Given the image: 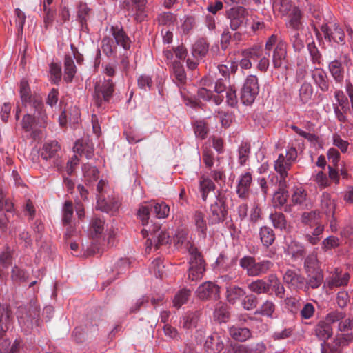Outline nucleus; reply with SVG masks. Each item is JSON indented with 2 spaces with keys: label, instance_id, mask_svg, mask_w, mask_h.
<instances>
[{
  "label": "nucleus",
  "instance_id": "49",
  "mask_svg": "<svg viewBox=\"0 0 353 353\" xmlns=\"http://www.w3.org/2000/svg\"><path fill=\"white\" fill-rule=\"evenodd\" d=\"M273 9L278 11L281 15H287L292 10V3L290 0H273Z\"/></svg>",
  "mask_w": 353,
  "mask_h": 353
},
{
  "label": "nucleus",
  "instance_id": "59",
  "mask_svg": "<svg viewBox=\"0 0 353 353\" xmlns=\"http://www.w3.org/2000/svg\"><path fill=\"white\" fill-rule=\"evenodd\" d=\"M150 212H152L150 203L146 205H141L139 208L137 216L143 225H147L148 224Z\"/></svg>",
  "mask_w": 353,
  "mask_h": 353
},
{
  "label": "nucleus",
  "instance_id": "36",
  "mask_svg": "<svg viewBox=\"0 0 353 353\" xmlns=\"http://www.w3.org/2000/svg\"><path fill=\"white\" fill-rule=\"evenodd\" d=\"M259 236L263 245L265 248L272 245L276 239L274 230L268 226H263L260 228Z\"/></svg>",
  "mask_w": 353,
  "mask_h": 353
},
{
  "label": "nucleus",
  "instance_id": "35",
  "mask_svg": "<svg viewBox=\"0 0 353 353\" xmlns=\"http://www.w3.org/2000/svg\"><path fill=\"white\" fill-rule=\"evenodd\" d=\"M104 230V221L98 217H93L90 223L89 234L92 239L99 238Z\"/></svg>",
  "mask_w": 353,
  "mask_h": 353
},
{
  "label": "nucleus",
  "instance_id": "3",
  "mask_svg": "<svg viewBox=\"0 0 353 353\" xmlns=\"http://www.w3.org/2000/svg\"><path fill=\"white\" fill-rule=\"evenodd\" d=\"M19 94L22 105L33 110L34 114L48 117L42 97L38 94H32L28 81L23 79L19 85Z\"/></svg>",
  "mask_w": 353,
  "mask_h": 353
},
{
  "label": "nucleus",
  "instance_id": "11",
  "mask_svg": "<svg viewBox=\"0 0 353 353\" xmlns=\"http://www.w3.org/2000/svg\"><path fill=\"white\" fill-rule=\"evenodd\" d=\"M228 214L225 196L219 194L216 196V201L210 208L208 218L210 224L215 225L224 221Z\"/></svg>",
  "mask_w": 353,
  "mask_h": 353
},
{
  "label": "nucleus",
  "instance_id": "20",
  "mask_svg": "<svg viewBox=\"0 0 353 353\" xmlns=\"http://www.w3.org/2000/svg\"><path fill=\"white\" fill-rule=\"evenodd\" d=\"M252 182V176L250 172H246L240 176L236 190L239 198L243 200L249 198Z\"/></svg>",
  "mask_w": 353,
  "mask_h": 353
},
{
  "label": "nucleus",
  "instance_id": "5",
  "mask_svg": "<svg viewBox=\"0 0 353 353\" xmlns=\"http://www.w3.org/2000/svg\"><path fill=\"white\" fill-rule=\"evenodd\" d=\"M115 84L111 79H103L96 82L93 94V102L97 108L103 110L106 104L109 103L113 97Z\"/></svg>",
  "mask_w": 353,
  "mask_h": 353
},
{
  "label": "nucleus",
  "instance_id": "22",
  "mask_svg": "<svg viewBox=\"0 0 353 353\" xmlns=\"http://www.w3.org/2000/svg\"><path fill=\"white\" fill-rule=\"evenodd\" d=\"M332 323L326 319L319 321L313 329V334L323 343H325L333 334Z\"/></svg>",
  "mask_w": 353,
  "mask_h": 353
},
{
  "label": "nucleus",
  "instance_id": "64",
  "mask_svg": "<svg viewBox=\"0 0 353 353\" xmlns=\"http://www.w3.org/2000/svg\"><path fill=\"white\" fill-rule=\"evenodd\" d=\"M290 42L292 44L294 50L296 52H300L304 48V41L301 38L300 34L297 32L290 34Z\"/></svg>",
  "mask_w": 353,
  "mask_h": 353
},
{
  "label": "nucleus",
  "instance_id": "52",
  "mask_svg": "<svg viewBox=\"0 0 353 353\" xmlns=\"http://www.w3.org/2000/svg\"><path fill=\"white\" fill-rule=\"evenodd\" d=\"M193 219L197 230L200 232L203 236H205L207 223L204 214L201 211H196Z\"/></svg>",
  "mask_w": 353,
  "mask_h": 353
},
{
  "label": "nucleus",
  "instance_id": "29",
  "mask_svg": "<svg viewBox=\"0 0 353 353\" xmlns=\"http://www.w3.org/2000/svg\"><path fill=\"white\" fill-rule=\"evenodd\" d=\"M291 200L294 205H299L301 209L307 208L309 205L307 192L302 187L293 188Z\"/></svg>",
  "mask_w": 353,
  "mask_h": 353
},
{
  "label": "nucleus",
  "instance_id": "30",
  "mask_svg": "<svg viewBox=\"0 0 353 353\" xmlns=\"http://www.w3.org/2000/svg\"><path fill=\"white\" fill-rule=\"evenodd\" d=\"M172 77L174 83L179 88L186 83V73L183 64L179 61H175L172 63Z\"/></svg>",
  "mask_w": 353,
  "mask_h": 353
},
{
  "label": "nucleus",
  "instance_id": "19",
  "mask_svg": "<svg viewBox=\"0 0 353 353\" xmlns=\"http://www.w3.org/2000/svg\"><path fill=\"white\" fill-rule=\"evenodd\" d=\"M353 342V336L350 334H336L333 341L327 344V353H342V348Z\"/></svg>",
  "mask_w": 353,
  "mask_h": 353
},
{
  "label": "nucleus",
  "instance_id": "46",
  "mask_svg": "<svg viewBox=\"0 0 353 353\" xmlns=\"http://www.w3.org/2000/svg\"><path fill=\"white\" fill-rule=\"evenodd\" d=\"M214 319L219 323H225L230 319V312L228 307L223 304H218L214 310Z\"/></svg>",
  "mask_w": 353,
  "mask_h": 353
},
{
  "label": "nucleus",
  "instance_id": "9",
  "mask_svg": "<svg viewBox=\"0 0 353 353\" xmlns=\"http://www.w3.org/2000/svg\"><path fill=\"white\" fill-rule=\"evenodd\" d=\"M150 233V238L146 241L147 249L152 246L158 250L161 245L168 244L170 241L168 232L161 228L159 224L154 223L148 229H143L142 233Z\"/></svg>",
  "mask_w": 353,
  "mask_h": 353
},
{
  "label": "nucleus",
  "instance_id": "44",
  "mask_svg": "<svg viewBox=\"0 0 353 353\" xmlns=\"http://www.w3.org/2000/svg\"><path fill=\"white\" fill-rule=\"evenodd\" d=\"M90 11L91 10L88 8L86 3H81L79 5L77 10V18L83 29L87 28L88 27L87 22L90 17Z\"/></svg>",
  "mask_w": 353,
  "mask_h": 353
},
{
  "label": "nucleus",
  "instance_id": "2",
  "mask_svg": "<svg viewBox=\"0 0 353 353\" xmlns=\"http://www.w3.org/2000/svg\"><path fill=\"white\" fill-rule=\"evenodd\" d=\"M272 64L275 69L288 68L287 58L288 43L277 34H272L266 41L265 50L269 52L273 49Z\"/></svg>",
  "mask_w": 353,
  "mask_h": 353
},
{
  "label": "nucleus",
  "instance_id": "1",
  "mask_svg": "<svg viewBox=\"0 0 353 353\" xmlns=\"http://www.w3.org/2000/svg\"><path fill=\"white\" fill-rule=\"evenodd\" d=\"M188 239V232L184 230L176 232L174 241L177 246L187 244V248L190 254V267L188 272V279L191 281H197L202 279L205 271V262L203 255L197 248L191 244Z\"/></svg>",
  "mask_w": 353,
  "mask_h": 353
},
{
  "label": "nucleus",
  "instance_id": "8",
  "mask_svg": "<svg viewBox=\"0 0 353 353\" xmlns=\"http://www.w3.org/2000/svg\"><path fill=\"white\" fill-rule=\"evenodd\" d=\"M297 150L295 147L288 146L285 156L280 154L278 159L274 161V168L275 172L281 176L288 177V171L297 159Z\"/></svg>",
  "mask_w": 353,
  "mask_h": 353
},
{
  "label": "nucleus",
  "instance_id": "63",
  "mask_svg": "<svg viewBox=\"0 0 353 353\" xmlns=\"http://www.w3.org/2000/svg\"><path fill=\"white\" fill-rule=\"evenodd\" d=\"M241 301V305L245 310H252L257 307L258 299L252 294L245 295Z\"/></svg>",
  "mask_w": 353,
  "mask_h": 353
},
{
  "label": "nucleus",
  "instance_id": "24",
  "mask_svg": "<svg viewBox=\"0 0 353 353\" xmlns=\"http://www.w3.org/2000/svg\"><path fill=\"white\" fill-rule=\"evenodd\" d=\"M73 151L80 156L85 155L87 159H91L94 154V144L89 138H83L75 142Z\"/></svg>",
  "mask_w": 353,
  "mask_h": 353
},
{
  "label": "nucleus",
  "instance_id": "61",
  "mask_svg": "<svg viewBox=\"0 0 353 353\" xmlns=\"http://www.w3.org/2000/svg\"><path fill=\"white\" fill-rule=\"evenodd\" d=\"M194 131L196 137L205 139L208 132L206 123L203 121H196L194 123Z\"/></svg>",
  "mask_w": 353,
  "mask_h": 353
},
{
  "label": "nucleus",
  "instance_id": "55",
  "mask_svg": "<svg viewBox=\"0 0 353 353\" xmlns=\"http://www.w3.org/2000/svg\"><path fill=\"white\" fill-rule=\"evenodd\" d=\"M74 208L72 202L70 201H66L64 203L62 209V223L63 224H69L72 223V219L73 216Z\"/></svg>",
  "mask_w": 353,
  "mask_h": 353
},
{
  "label": "nucleus",
  "instance_id": "47",
  "mask_svg": "<svg viewBox=\"0 0 353 353\" xmlns=\"http://www.w3.org/2000/svg\"><path fill=\"white\" fill-rule=\"evenodd\" d=\"M248 289L253 293L268 294L270 290L268 289V284L263 279H257L248 284Z\"/></svg>",
  "mask_w": 353,
  "mask_h": 353
},
{
  "label": "nucleus",
  "instance_id": "51",
  "mask_svg": "<svg viewBox=\"0 0 353 353\" xmlns=\"http://www.w3.org/2000/svg\"><path fill=\"white\" fill-rule=\"evenodd\" d=\"M269 218L275 228L281 230L286 228L287 220L285 216L282 212H275L271 213Z\"/></svg>",
  "mask_w": 353,
  "mask_h": 353
},
{
  "label": "nucleus",
  "instance_id": "12",
  "mask_svg": "<svg viewBox=\"0 0 353 353\" xmlns=\"http://www.w3.org/2000/svg\"><path fill=\"white\" fill-rule=\"evenodd\" d=\"M48 122V117L34 114L31 112L25 114L21 121V126L26 132L33 131L37 128H45Z\"/></svg>",
  "mask_w": 353,
  "mask_h": 353
},
{
  "label": "nucleus",
  "instance_id": "13",
  "mask_svg": "<svg viewBox=\"0 0 353 353\" xmlns=\"http://www.w3.org/2000/svg\"><path fill=\"white\" fill-rule=\"evenodd\" d=\"M248 10L243 6H235L228 12V17L230 20V28L233 30L245 26L248 21Z\"/></svg>",
  "mask_w": 353,
  "mask_h": 353
},
{
  "label": "nucleus",
  "instance_id": "39",
  "mask_svg": "<svg viewBox=\"0 0 353 353\" xmlns=\"http://www.w3.org/2000/svg\"><path fill=\"white\" fill-rule=\"evenodd\" d=\"M191 290L187 288H183L179 290L173 298V307H174L176 309H179L183 305L185 304L188 301L191 296Z\"/></svg>",
  "mask_w": 353,
  "mask_h": 353
},
{
  "label": "nucleus",
  "instance_id": "50",
  "mask_svg": "<svg viewBox=\"0 0 353 353\" xmlns=\"http://www.w3.org/2000/svg\"><path fill=\"white\" fill-rule=\"evenodd\" d=\"M10 277L14 283L20 284L28 280L29 274L24 270L14 265L12 269Z\"/></svg>",
  "mask_w": 353,
  "mask_h": 353
},
{
  "label": "nucleus",
  "instance_id": "34",
  "mask_svg": "<svg viewBox=\"0 0 353 353\" xmlns=\"http://www.w3.org/2000/svg\"><path fill=\"white\" fill-rule=\"evenodd\" d=\"M77 72V67L74 62L70 55H65L64 58V80L68 82H72Z\"/></svg>",
  "mask_w": 353,
  "mask_h": 353
},
{
  "label": "nucleus",
  "instance_id": "28",
  "mask_svg": "<svg viewBox=\"0 0 353 353\" xmlns=\"http://www.w3.org/2000/svg\"><path fill=\"white\" fill-rule=\"evenodd\" d=\"M305 273L307 278H305L304 292H308L310 289H317L321 285L324 279L323 270Z\"/></svg>",
  "mask_w": 353,
  "mask_h": 353
},
{
  "label": "nucleus",
  "instance_id": "42",
  "mask_svg": "<svg viewBox=\"0 0 353 353\" xmlns=\"http://www.w3.org/2000/svg\"><path fill=\"white\" fill-rule=\"evenodd\" d=\"M307 48L311 62L314 65H322L323 57L316 43L314 41L309 43Z\"/></svg>",
  "mask_w": 353,
  "mask_h": 353
},
{
  "label": "nucleus",
  "instance_id": "10",
  "mask_svg": "<svg viewBox=\"0 0 353 353\" xmlns=\"http://www.w3.org/2000/svg\"><path fill=\"white\" fill-rule=\"evenodd\" d=\"M259 92V79L255 75H248L241 90L240 99L246 105L254 103Z\"/></svg>",
  "mask_w": 353,
  "mask_h": 353
},
{
  "label": "nucleus",
  "instance_id": "43",
  "mask_svg": "<svg viewBox=\"0 0 353 353\" xmlns=\"http://www.w3.org/2000/svg\"><path fill=\"white\" fill-rule=\"evenodd\" d=\"M251 152L250 144L248 142H241L238 148V162L240 165H244L248 161Z\"/></svg>",
  "mask_w": 353,
  "mask_h": 353
},
{
  "label": "nucleus",
  "instance_id": "48",
  "mask_svg": "<svg viewBox=\"0 0 353 353\" xmlns=\"http://www.w3.org/2000/svg\"><path fill=\"white\" fill-rule=\"evenodd\" d=\"M238 69V65L236 62L228 61L226 64L218 65V70L223 78L230 79V75L235 74Z\"/></svg>",
  "mask_w": 353,
  "mask_h": 353
},
{
  "label": "nucleus",
  "instance_id": "54",
  "mask_svg": "<svg viewBox=\"0 0 353 353\" xmlns=\"http://www.w3.org/2000/svg\"><path fill=\"white\" fill-rule=\"evenodd\" d=\"M313 94V88L310 83L304 82L299 89V99L303 103H307Z\"/></svg>",
  "mask_w": 353,
  "mask_h": 353
},
{
  "label": "nucleus",
  "instance_id": "16",
  "mask_svg": "<svg viewBox=\"0 0 353 353\" xmlns=\"http://www.w3.org/2000/svg\"><path fill=\"white\" fill-rule=\"evenodd\" d=\"M196 293L201 300H216L219 298V287L213 282H205L198 287Z\"/></svg>",
  "mask_w": 353,
  "mask_h": 353
},
{
  "label": "nucleus",
  "instance_id": "53",
  "mask_svg": "<svg viewBox=\"0 0 353 353\" xmlns=\"http://www.w3.org/2000/svg\"><path fill=\"white\" fill-rule=\"evenodd\" d=\"M263 55V49L259 46H254L251 48L245 49L242 51V56L249 58L252 61H258L259 58Z\"/></svg>",
  "mask_w": 353,
  "mask_h": 353
},
{
  "label": "nucleus",
  "instance_id": "38",
  "mask_svg": "<svg viewBox=\"0 0 353 353\" xmlns=\"http://www.w3.org/2000/svg\"><path fill=\"white\" fill-rule=\"evenodd\" d=\"M320 219V212L318 210L305 212L301 214V223L306 227L312 229L314 225L319 223Z\"/></svg>",
  "mask_w": 353,
  "mask_h": 353
},
{
  "label": "nucleus",
  "instance_id": "17",
  "mask_svg": "<svg viewBox=\"0 0 353 353\" xmlns=\"http://www.w3.org/2000/svg\"><path fill=\"white\" fill-rule=\"evenodd\" d=\"M146 0H130L125 2L124 8L128 12V14H132L138 21L144 19L145 14Z\"/></svg>",
  "mask_w": 353,
  "mask_h": 353
},
{
  "label": "nucleus",
  "instance_id": "33",
  "mask_svg": "<svg viewBox=\"0 0 353 353\" xmlns=\"http://www.w3.org/2000/svg\"><path fill=\"white\" fill-rule=\"evenodd\" d=\"M201 312L199 311L188 312L181 320V323L183 328L191 329L196 327L200 319Z\"/></svg>",
  "mask_w": 353,
  "mask_h": 353
},
{
  "label": "nucleus",
  "instance_id": "31",
  "mask_svg": "<svg viewBox=\"0 0 353 353\" xmlns=\"http://www.w3.org/2000/svg\"><path fill=\"white\" fill-rule=\"evenodd\" d=\"M245 291L242 288L235 285H230L226 288V299L230 304H235L245 295Z\"/></svg>",
  "mask_w": 353,
  "mask_h": 353
},
{
  "label": "nucleus",
  "instance_id": "4",
  "mask_svg": "<svg viewBox=\"0 0 353 353\" xmlns=\"http://www.w3.org/2000/svg\"><path fill=\"white\" fill-rule=\"evenodd\" d=\"M330 14L328 19H325L320 27L324 39L329 45L334 48L344 46L346 43L345 34L342 27L332 20Z\"/></svg>",
  "mask_w": 353,
  "mask_h": 353
},
{
  "label": "nucleus",
  "instance_id": "26",
  "mask_svg": "<svg viewBox=\"0 0 353 353\" xmlns=\"http://www.w3.org/2000/svg\"><path fill=\"white\" fill-rule=\"evenodd\" d=\"M328 70L336 83L341 84L345 77V68L342 61L336 59L328 63Z\"/></svg>",
  "mask_w": 353,
  "mask_h": 353
},
{
  "label": "nucleus",
  "instance_id": "18",
  "mask_svg": "<svg viewBox=\"0 0 353 353\" xmlns=\"http://www.w3.org/2000/svg\"><path fill=\"white\" fill-rule=\"evenodd\" d=\"M288 177L281 176V182L279 189H277L273 195L272 203L274 208H281L283 207L289 197L287 188L288 187Z\"/></svg>",
  "mask_w": 353,
  "mask_h": 353
},
{
  "label": "nucleus",
  "instance_id": "45",
  "mask_svg": "<svg viewBox=\"0 0 353 353\" xmlns=\"http://www.w3.org/2000/svg\"><path fill=\"white\" fill-rule=\"evenodd\" d=\"M152 212L158 219H164L168 216L170 206L164 202L150 203Z\"/></svg>",
  "mask_w": 353,
  "mask_h": 353
},
{
  "label": "nucleus",
  "instance_id": "7",
  "mask_svg": "<svg viewBox=\"0 0 353 353\" xmlns=\"http://www.w3.org/2000/svg\"><path fill=\"white\" fill-rule=\"evenodd\" d=\"M61 146L57 141L46 142L41 149V158L48 163L49 166L57 168L59 171L63 170V161L60 157Z\"/></svg>",
  "mask_w": 353,
  "mask_h": 353
},
{
  "label": "nucleus",
  "instance_id": "15",
  "mask_svg": "<svg viewBox=\"0 0 353 353\" xmlns=\"http://www.w3.org/2000/svg\"><path fill=\"white\" fill-rule=\"evenodd\" d=\"M283 281L292 290L304 291L305 288V277L294 270L288 269L283 275Z\"/></svg>",
  "mask_w": 353,
  "mask_h": 353
},
{
  "label": "nucleus",
  "instance_id": "32",
  "mask_svg": "<svg viewBox=\"0 0 353 353\" xmlns=\"http://www.w3.org/2000/svg\"><path fill=\"white\" fill-rule=\"evenodd\" d=\"M209 44L207 41L203 39H198L192 46V54L196 59H202L208 52Z\"/></svg>",
  "mask_w": 353,
  "mask_h": 353
},
{
  "label": "nucleus",
  "instance_id": "23",
  "mask_svg": "<svg viewBox=\"0 0 353 353\" xmlns=\"http://www.w3.org/2000/svg\"><path fill=\"white\" fill-rule=\"evenodd\" d=\"M110 32L114 39L116 45L121 46L125 50L130 49L131 40L122 26H112Z\"/></svg>",
  "mask_w": 353,
  "mask_h": 353
},
{
  "label": "nucleus",
  "instance_id": "14",
  "mask_svg": "<svg viewBox=\"0 0 353 353\" xmlns=\"http://www.w3.org/2000/svg\"><path fill=\"white\" fill-rule=\"evenodd\" d=\"M319 210L321 214H324L327 219H334V213L336 210V201L332 198L330 193L323 192L319 199Z\"/></svg>",
  "mask_w": 353,
  "mask_h": 353
},
{
  "label": "nucleus",
  "instance_id": "40",
  "mask_svg": "<svg viewBox=\"0 0 353 353\" xmlns=\"http://www.w3.org/2000/svg\"><path fill=\"white\" fill-rule=\"evenodd\" d=\"M304 269L305 272L321 271L319 262L316 253L310 254L305 259Z\"/></svg>",
  "mask_w": 353,
  "mask_h": 353
},
{
  "label": "nucleus",
  "instance_id": "37",
  "mask_svg": "<svg viewBox=\"0 0 353 353\" xmlns=\"http://www.w3.org/2000/svg\"><path fill=\"white\" fill-rule=\"evenodd\" d=\"M303 12L299 7H293L290 14L289 26L297 31L302 28L303 26Z\"/></svg>",
  "mask_w": 353,
  "mask_h": 353
},
{
  "label": "nucleus",
  "instance_id": "21",
  "mask_svg": "<svg viewBox=\"0 0 353 353\" xmlns=\"http://www.w3.org/2000/svg\"><path fill=\"white\" fill-rule=\"evenodd\" d=\"M312 78L314 84L323 92H329L330 90V81L323 68H314L312 71Z\"/></svg>",
  "mask_w": 353,
  "mask_h": 353
},
{
  "label": "nucleus",
  "instance_id": "25",
  "mask_svg": "<svg viewBox=\"0 0 353 353\" xmlns=\"http://www.w3.org/2000/svg\"><path fill=\"white\" fill-rule=\"evenodd\" d=\"M224 347L221 336L218 333L209 336L205 342L204 350L206 353H220Z\"/></svg>",
  "mask_w": 353,
  "mask_h": 353
},
{
  "label": "nucleus",
  "instance_id": "60",
  "mask_svg": "<svg viewBox=\"0 0 353 353\" xmlns=\"http://www.w3.org/2000/svg\"><path fill=\"white\" fill-rule=\"evenodd\" d=\"M157 20L160 25L170 26L174 24L176 17L170 12H165L158 16Z\"/></svg>",
  "mask_w": 353,
  "mask_h": 353
},
{
  "label": "nucleus",
  "instance_id": "58",
  "mask_svg": "<svg viewBox=\"0 0 353 353\" xmlns=\"http://www.w3.org/2000/svg\"><path fill=\"white\" fill-rule=\"evenodd\" d=\"M335 98L339 103L341 110L347 113L350 112L352 106L351 103H350L348 99L344 95L343 92L340 90H336L334 93Z\"/></svg>",
  "mask_w": 353,
  "mask_h": 353
},
{
  "label": "nucleus",
  "instance_id": "6",
  "mask_svg": "<svg viewBox=\"0 0 353 353\" xmlns=\"http://www.w3.org/2000/svg\"><path fill=\"white\" fill-rule=\"evenodd\" d=\"M239 265L248 276H261L268 273L274 264L270 260L256 261L253 256H244L239 260Z\"/></svg>",
  "mask_w": 353,
  "mask_h": 353
},
{
  "label": "nucleus",
  "instance_id": "41",
  "mask_svg": "<svg viewBox=\"0 0 353 353\" xmlns=\"http://www.w3.org/2000/svg\"><path fill=\"white\" fill-rule=\"evenodd\" d=\"M10 314L8 307L0 305V336H2L9 328Z\"/></svg>",
  "mask_w": 353,
  "mask_h": 353
},
{
  "label": "nucleus",
  "instance_id": "62",
  "mask_svg": "<svg viewBox=\"0 0 353 353\" xmlns=\"http://www.w3.org/2000/svg\"><path fill=\"white\" fill-rule=\"evenodd\" d=\"M101 48L107 56H110L116 50L117 46L114 40L109 37H105L101 41Z\"/></svg>",
  "mask_w": 353,
  "mask_h": 353
},
{
  "label": "nucleus",
  "instance_id": "57",
  "mask_svg": "<svg viewBox=\"0 0 353 353\" xmlns=\"http://www.w3.org/2000/svg\"><path fill=\"white\" fill-rule=\"evenodd\" d=\"M199 186L203 201H206L209 192L214 191L215 189V185L214 182L210 179H203L200 181Z\"/></svg>",
  "mask_w": 353,
  "mask_h": 353
},
{
  "label": "nucleus",
  "instance_id": "56",
  "mask_svg": "<svg viewBox=\"0 0 353 353\" xmlns=\"http://www.w3.org/2000/svg\"><path fill=\"white\" fill-rule=\"evenodd\" d=\"M83 172L84 176L88 183L95 181L99 178V170L95 166H92L90 164H85L83 167Z\"/></svg>",
  "mask_w": 353,
  "mask_h": 353
},
{
  "label": "nucleus",
  "instance_id": "27",
  "mask_svg": "<svg viewBox=\"0 0 353 353\" xmlns=\"http://www.w3.org/2000/svg\"><path fill=\"white\" fill-rule=\"evenodd\" d=\"M229 334L232 339L239 342H245L252 338V332L249 328L239 325L231 326Z\"/></svg>",
  "mask_w": 353,
  "mask_h": 353
}]
</instances>
